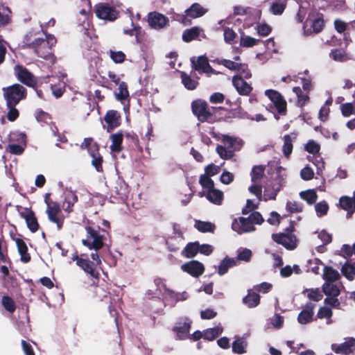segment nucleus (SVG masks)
Segmentation results:
<instances>
[{
	"label": "nucleus",
	"mask_w": 355,
	"mask_h": 355,
	"mask_svg": "<svg viewBox=\"0 0 355 355\" xmlns=\"http://www.w3.org/2000/svg\"><path fill=\"white\" fill-rule=\"evenodd\" d=\"M191 108L193 114L199 122L209 123H213L216 121V110L225 109L223 107H209L207 102L201 98L193 100L191 103Z\"/></svg>",
	"instance_id": "nucleus-1"
},
{
	"label": "nucleus",
	"mask_w": 355,
	"mask_h": 355,
	"mask_svg": "<svg viewBox=\"0 0 355 355\" xmlns=\"http://www.w3.org/2000/svg\"><path fill=\"white\" fill-rule=\"evenodd\" d=\"M295 221L291 220L289 226L284 232L272 234V240L277 244L283 245L288 250H293L297 246V239L293 234L295 231Z\"/></svg>",
	"instance_id": "nucleus-2"
},
{
	"label": "nucleus",
	"mask_w": 355,
	"mask_h": 355,
	"mask_svg": "<svg viewBox=\"0 0 355 355\" xmlns=\"http://www.w3.org/2000/svg\"><path fill=\"white\" fill-rule=\"evenodd\" d=\"M99 230V227L96 230L91 226H86V239L82 240V244L89 250H101L104 245L105 236L100 234Z\"/></svg>",
	"instance_id": "nucleus-3"
},
{
	"label": "nucleus",
	"mask_w": 355,
	"mask_h": 355,
	"mask_svg": "<svg viewBox=\"0 0 355 355\" xmlns=\"http://www.w3.org/2000/svg\"><path fill=\"white\" fill-rule=\"evenodd\" d=\"M3 96L6 101V104L17 105L21 100L26 98V89L19 85L14 84L8 87L3 88Z\"/></svg>",
	"instance_id": "nucleus-4"
},
{
	"label": "nucleus",
	"mask_w": 355,
	"mask_h": 355,
	"mask_svg": "<svg viewBox=\"0 0 355 355\" xmlns=\"http://www.w3.org/2000/svg\"><path fill=\"white\" fill-rule=\"evenodd\" d=\"M84 256L85 254H83L80 255L75 254L71 259L73 261H76V263L78 267L97 280V282H94V284L96 285L100 278V273L96 268V263L87 258H84Z\"/></svg>",
	"instance_id": "nucleus-5"
},
{
	"label": "nucleus",
	"mask_w": 355,
	"mask_h": 355,
	"mask_svg": "<svg viewBox=\"0 0 355 355\" xmlns=\"http://www.w3.org/2000/svg\"><path fill=\"white\" fill-rule=\"evenodd\" d=\"M325 23L323 19V15L321 13H317L315 15H313L312 18L308 19L304 26V34L306 36L311 35L312 34H318L322 31Z\"/></svg>",
	"instance_id": "nucleus-6"
},
{
	"label": "nucleus",
	"mask_w": 355,
	"mask_h": 355,
	"mask_svg": "<svg viewBox=\"0 0 355 355\" xmlns=\"http://www.w3.org/2000/svg\"><path fill=\"white\" fill-rule=\"evenodd\" d=\"M46 213L50 222L55 223L57 229L60 230L64 225V216L62 213L61 207L59 202H53V205L46 207Z\"/></svg>",
	"instance_id": "nucleus-7"
},
{
	"label": "nucleus",
	"mask_w": 355,
	"mask_h": 355,
	"mask_svg": "<svg viewBox=\"0 0 355 355\" xmlns=\"http://www.w3.org/2000/svg\"><path fill=\"white\" fill-rule=\"evenodd\" d=\"M265 95L273 103L279 114L286 115L287 112V103L284 96L278 91L267 89L265 91Z\"/></svg>",
	"instance_id": "nucleus-8"
},
{
	"label": "nucleus",
	"mask_w": 355,
	"mask_h": 355,
	"mask_svg": "<svg viewBox=\"0 0 355 355\" xmlns=\"http://www.w3.org/2000/svg\"><path fill=\"white\" fill-rule=\"evenodd\" d=\"M15 73L17 80L21 83L30 87L37 86V81L36 78L24 66L19 64L16 65L15 67Z\"/></svg>",
	"instance_id": "nucleus-9"
},
{
	"label": "nucleus",
	"mask_w": 355,
	"mask_h": 355,
	"mask_svg": "<svg viewBox=\"0 0 355 355\" xmlns=\"http://www.w3.org/2000/svg\"><path fill=\"white\" fill-rule=\"evenodd\" d=\"M95 13L98 18L110 21H114L119 17V12L114 8L103 3L96 6Z\"/></svg>",
	"instance_id": "nucleus-10"
},
{
	"label": "nucleus",
	"mask_w": 355,
	"mask_h": 355,
	"mask_svg": "<svg viewBox=\"0 0 355 355\" xmlns=\"http://www.w3.org/2000/svg\"><path fill=\"white\" fill-rule=\"evenodd\" d=\"M331 348L337 354L349 355L355 351V338L348 337L343 343L332 344Z\"/></svg>",
	"instance_id": "nucleus-11"
},
{
	"label": "nucleus",
	"mask_w": 355,
	"mask_h": 355,
	"mask_svg": "<svg viewBox=\"0 0 355 355\" xmlns=\"http://www.w3.org/2000/svg\"><path fill=\"white\" fill-rule=\"evenodd\" d=\"M181 269L193 277H198L205 272L204 265L197 260H191L184 263L181 266Z\"/></svg>",
	"instance_id": "nucleus-12"
},
{
	"label": "nucleus",
	"mask_w": 355,
	"mask_h": 355,
	"mask_svg": "<svg viewBox=\"0 0 355 355\" xmlns=\"http://www.w3.org/2000/svg\"><path fill=\"white\" fill-rule=\"evenodd\" d=\"M104 121L107 123V131L111 132L121 125V114L116 110H108L104 116Z\"/></svg>",
	"instance_id": "nucleus-13"
},
{
	"label": "nucleus",
	"mask_w": 355,
	"mask_h": 355,
	"mask_svg": "<svg viewBox=\"0 0 355 355\" xmlns=\"http://www.w3.org/2000/svg\"><path fill=\"white\" fill-rule=\"evenodd\" d=\"M239 221L235 219L232 224V228L234 231L239 234L243 232H252L255 230V227L252 223V220L248 217H240Z\"/></svg>",
	"instance_id": "nucleus-14"
},
{
	"label": "nucleus",
	"mask_w": 355,
	"mask_h": 355,
	"mask_svg": "<svg viewBox=\"0 0 355 355\" xmlns=\"http://www.w3.org/2000/svg\"><path fill=\"white\" fill-rule=\"evenodd\" d=\"M232 85L241 96L250 95L253 89L252 87L245 81L241 76L234 75L232 77Z\"/></svg>",
	"instance_id": "nucleus-15"
},
{
	"label": "nucleus",
	"mask_w": 355,
	"mask_h": 355,
	"mask_svg": "<svg viewBox=\"0 0 355 355\" xmlns=\"http://www.w3.org/2000/svg\"><path fill=\"white\" fill-rule=\"evenodd\" d=\"M148 23L152 28L161 29L168 23V19L161 13L153 12L148 14Z\"/></svg>",
	"instance_id": "nucleus-16"
},
{
	"label": "nucleus",
	"mask_w": 355,
	"mask_h": 355,
	"mask_svg": "<svg viewBox=\"0 0 355 355\" xmlns=\"http://www.w3.org/2000/svg\"><path fill=\"white\" fill-rule=\"evenodd\" d=\"M191 323L189 318H184L183 322L180 320L177 323V325L173 328V331L180 339H186L190 331Z\"/></svg>",
	"instance_id": "nucleus-17"
},
{
	"label": "nucleus",
	"mask_w": 355,
	"mask_h": 355,
	"mask_svg": "<svg viewBox=\"0 0 355 355\" xmlns=\"http://www.w3.org/2000/svg\"><path fill=\"white\" fill-rule=\"evenodd\" d=\"M21 218H24L28 228L31 232H36L40 227L35 212L31 209H26V211L20 212Z\"/></svg>",
	"instance_id": "nucleus-18"
},
{
	"label": "nucleus",
	"mask_w": 355,
	"mask_h": 355,
	"mask_svg": "<svg viewBox=\"0 0 355 355\" xmlns=\"http://www.w3.org/2000/svg\"><path fill=\"white\" fill-rule=\"evenodd\" d=\"M315 304L312 302H307L303 309L297 315V321L302 324H306L313 320L314 314Z\"/></svg>",
	"instance_id": "nucleus-19"
},
{
	"label": "nucleus",
	"mask_w": 355,
	"mask_h": 355,
	"mask_svg": "<svg viewBox=\"0 0 355 355\" xmlns=\"http://www.w3.org/2000/svg\"><path fill=\"white\" fill-rule=\"evenodd\" d=\"M201 33H202L205 37V35L204 34V31L200 27L193 26L190 28H187L182 33V40L184 42L189 43L194 40H197L198 37L200 35Z\"/></svg>",
	"instance_id": "nucleus-20"
},
{
	"label": "nucleus",
	"mask_w": 355,
	"mask_h": 355,
	"mask_svg": "<svg viewBox=\"0 0 355 355\" xmlns=\"http://www.w3.org/2000/svg\"><path fill=\"white\" fill-rule=\"evenodd\" d=\"M222 142L224 144V146L228 148L234 153L235 151L239 150L242 146V141H239L236 138L228 136L223 135L222 138Z\"/></svg>",
	"instance_id": "nucleus-21"
},
{
	"label": "nucleus",
	"mask_w": 355,
	"mask_h": 355,
	"mask_svg": "<svg viewBox=\"0 0 355 355\" xmlns=\"http://www.w3.org/2000/svg\"><path fill=\"white\" fill-rule=\"evenodd\" d=\"M15 241L18 252L21 256L20 260L24 263H28L31 259V257L28 252V247L26 243L19 238L16 239Z\"/></svg>",
	"instance_id": "nucleus-22"
},
{
	"label": "nucleus",
	"mask_w": 355,
	"mask_h": 355,
	"mask_svg": "<svg viewBox=\"0 0 355 355\" xmlns=\"http://www.w3.org/2000/svg\"><path fill=\"white\" fill-rule=\"evenodd\" d=\"M129 186L122 180H119L116 182L114 187V192L118 196L119 198L125 200L127 199L129 193Z\"/></svg>",
	"instance_id": "nucleus-23"
},
{
	"label": "nucleus",
	"mask_w": 355,
	"mask_h": 355,
	"mask_svg": "<svg viewBox=\"0 0 355 355\" xmlns=\"http://www.w3.org/2000/svg\"><path fill=\"white\" fill-rule=\"evenodd\" d=\"M123 132L119 131L110 135L112 144L110 146L111 151L119 153L122 150Z\"/></svg>",
	"instance_id": "nucleus-24"
},
{
	"label": "nucleus",
	"mask_w": 355,
	"mask_h": 355,
	"mask_svg": "<svg viewBox=\"0 0 355 355\" xmlns=\"http://www.w3.org/2000/svg\"><path fill=\"white\" fill-rule=\"evenodd\" d=\"M322 278L324 282H335L340 278L339 272L331 266H325L323 270Z\"/></svg>",
	"instance_id": "nucleus-25"
},
{
	"label": "nucleus",
	"mask_w": 355,
	"mask_h": 355,
	"mask_svg": "<svg viewBox=\"0 0 355 355\" xmlns=\"http://www.w3.org/2000/svg\"><path fill=\"white\" fill-rule=\"evenodd\" d=\"M78 201V196L70 191L65 194L64 199L62 204V209L67 213L73 211V205Z\"/></svg>",
	"instance_id": "nucleus-26"
},
{
	"label": "nucleus",
	"mask_w": 355,
	"mask_h": 355,
	"mask_svg": "<svg viewBox=\"0 0 355 355\" xmlns=\"http://www.w3.org/2000/svg\"><path fill=\"white\" fill-rule=\"evenodd\" d=\"M207 12V10L198 3H193L188 9L185 10L187 16L191 18H198L203 16Z\"/></svg>",
	"instance_id": "nucleus-27"
},
{
	"label": "nucleus",
	"mask_w": 355,
	"mask_h": 355,
	"mask_svg": "<svg viewBox=\"0 0 355 355\" xmlns=\"http://www.w3.org/2000/svg\"><path fill=\"white\" fill-rule=\"evenodd\" d=\"M206 198L209 202L219 205L223 200V193L214 187L207 190Z\"/></svg>",
	"instance_id": "nucleus-28"
},
{
	"label": "nucleus",
	"mask_w": 355,
	"mask_h": 355,
	"mask_svg": "<svg viewBox=\"0 0 355 355\" xmlns=\"http://www.w3.org/2000/svg\"><path fill=\"white\" fill-rule=\"evenodd\" d=\"M81 150H87L89 155L97 152L100 150V145L94 141L92 137L85 138L80 145Z\"/></svg>",
	"instance_id": "nucleus-29"
},
{
	"label": "nucleus",
	"mask_w": 355,
	"mask_h": 355,
	"mask_svg": "<svg viewBox=\"0 0 355 355\" xmlns=\"http://www.w3.org/2000/svg\"><path fill=\"white\" fill-rule=\"evenodd\" d=\"M339 204L340 207L347 211V217L351 218L354 212V201L353 198L347 196H341L339 199Z\"/></svg>",
	"instance_id": "nucleus-30"
},
{
	"label": "nucleus",
	"mask_w": 355,
	"mask_h": 355,
	"mask_svg": "<svg viewBox=\"0 0 355 355\" xmlns=\"http://www.w3.org/2000/svg\"><path fill=\"white\" fill-rule=\"evenodd\" d=\"M12 12L8 6L0 8V28L8 26L12 21Z\"/></svg>",
	"instance_id": "nucleus-31"
},
{
	"label": "nucleus",
	"mask_w": 355,
	"mask_h": 355,
	"mask_svg": "<svg viewBox=\"0 0 355 355\" xmlns=\"http://www.w3.org/2000/svg\"><path fill=\"white\" fill-rule=\"evenodd\" d=\"M322 293L327 297H338L340 294V291L338 286L334 282H324L322 286Z\"/></svg>",
	"instance_id": "nucleus-32"
},
{
	"label": "nucleus",
	"mask_w": 355,
	"mask_h": 355,
	"mask_svg": "<svg viewBox=\"0 0 355 355\" xmlns=\"http://www.w3.org/2000/svg\"><path fill=\"white\" fill-rule=\"evenodd\" d=\"M199 252V243L198 241L189 243L182 251V255L186 258H193Z\"/></svg>",
	"instance_id": "nucleus-33"
},
{
	"label": "nucleus",
	"mask_w": 355,
	"mask_h": 355,
	"mask_svg": "<svg viewBox=\"0 0 355 355\" xmlns=\"http://www.w3.org/2000/svg\"><path fill=\"white\" fill-rule=\"evenodd\" d=\"M236 260L234 258H229L226 257L223 259L218 266V273L220 275H223L226 274L229 270V268L236 265Z\"/></svg>",
	"instance_id": "nucleus-34"
},
{
	"label": "nucleus",
	"mask_w": 355,
	"mask_h": 355,
	"mask_svg": "<svg viewBox=\"0 0 355 355\" xmlns=\"http://www.w3.org/2000/svg\"><path fill=\"white\" fill-rule=\"evenodd\" d=\"M180 77L182 83L188 90H194L199 85V82L197 80L191 78V77L185 72H182Z\"/></svg>",
	"instance_id": "nucleus-35"
},
{
	"label": "nucleus",
	"mask_w": 355,
	"mask_h": 355,
	"mask_svg": "<svg viewBox=\"0 0 355 355\" xmlns=\"http://www.w3.org/2000/svg\"><path fill=\"white\" fill-rule=\"evenodd\" d=\"M265 169L266 166L263 165H257L253 166L250 173L251 181L253 183L259 182L264 175Z\"/></svg>",
	"instance_id": "nucleus-36"
},
{
	"label": "nucleus",
	"mask_w": 355,
	"mask_h": 355,
	"mask_svg": "<svg viewBox=\"0 0 355 355\" xmlns=\"http://www.w3.org/2000/svg\"><path fill=\"white\" fill-rule=\"evenodd\" d=\"M282 181H283V179L281 178V180H279V182H277V184H274L272 186V189H266L265 194H264L265 200H275L276 199L277 193L282 189Z\"/></svg>",
	"instance_id": "nucleus-37"
},
{
	"label": "nucleus",
	"mask_w": 355,
	"mask_h": 355,
	"mask_svg": "<svg viewBox=\"0 0 355 355\" xmlns=\"http://www.w3.org/2000/svg\"><path fill=\"white\" fill-rule=\"evenodd\" d=\"M243 302L249 308L257 306L260 303V296L256 293H250L243 297Z\"/></svg>",
	"instance_id": "nucleus-38"
},
{
	"label": "nucleus",
	"mask_w": 355,
	"mask_h": 355,
	"mask_svg": "<svg viewBox=\"0 0 355 355\" xmlns=\"http://www.w3.org/2000/svg\"><path fill=\"white\" fill-rule=\"evenodd\" d=\"M293 91L297 96V105L303 108L309 102L310 98L308 94H304L300 87H293Z\"/></svg>",
	"instance_id": "nucleus-39"
},
{
	"label": "nucleus",
	"mask_w": 355,
	"mask_h": 355,
	"mask_svg": "<svg viewBox=\"0 0 355 355\" xmlns=\"http://www.w3.org/2000/svg\"><path fill=\"white\" fill-rule=\"evenodd\" d=\"M223 332V328L221 327H215L213 328H209L204 331L203 338L205 340L211 341L219 336Z\"/></svg>",
	"instance_id": "nucleus-40"
},
{
	"label": "nucleus",
	"mask_w": 355,
	"mask_h": 355,
	"mask_svg": "<svg viewBox=\"0 0 355 355\" xmlns=\"http://www.w3.org/2000/svg\"><path fill=\"white\" fill-rule=\"evenodd\" d=\"M195 227L200 232L213 233L214 232L216 226L211 222L197 220L195 223Z\"/></svg>",
	"instance_id": "nucleus-41"
},
{
	"label": "nucleus",
	"mask_w": 355,
	"mask_h": 355,
	"mask_svg": "<svg viewBox=\"0 0 355 355\" xmlns=\"http://www.w3.org/2000/svg\"><path fill=\"white\" fill-rule=\"evenodd\" d=\"M293 139L290 135L284 136V145L282 146V152L284 155L288 158L293 152Z\"/></svg>",
	"instance_id": "nucleus-42"
},
{
	"label": "nucleus",
	"mask_w": 355,
	"mask_h": 355,
	"mask_svg": "<svg viewBox=\"0 0 355 355\" xmlns=\"http://www.w3.org/2000/svg\"><path fill=\"white\" fill-rule=\"evenodd\" d=\"M341 272L348 280H354L355 277V264L346 262L341 268Z\"/></svg>",
	"instance_id": "nucleus-43"
},
{
	"label": "nucleus",
	"mask_w": 355,
	"mask_h": 355,
	"mask_svg": "<svg viewBox=\"0 0 355 355\" xmlns=\"http://www.w3.org/2000/svg\"><path fill=\"white\" fill-rule=\"evenodd\" d=\"M118 92L115 93L116 98L118 101H123L129 97V92L128 89L127 83L121 81L119 84Z\"/></svg>",
	"instance_id": "nucleus-44"
},
{
	"label": "nucleus",
	"mask_w": 355,
	"mask_h": 355,
	"mask_svg": "<svg viewBox=\"0 0 355 355\" xmlns=\"http://www.w3.org/2000/svg\"><path fill=\"white\" fill-rule=\"evenodd\" d=\"M92 157V165L98 172H103V156L100 154L99 150L89 155Z\"/></svg>",
	"instance_id": "nucleus-45"
},
{
	"label": "nucleus",
	"mask_w": 355,
	"mask_h": 355,
	"mask_svg": "<svg viewBox=\"0 0 355 355\" xmlns=\"http://www.w3.org/2000/svg\"><path fill=\"white\" fill-rule=\"evenodd\" d=\"M307 293V297L312 301L319 302L323 297L322 291L321 292L319 288H306L303 291L302 293Z\"/></svg>",
	"instance_id": "nucleus-46"
},
{
	"label": "nucleus",
	"mask_w": 355,
	"mask_h": 355,
	"mask_svg": "<svg viewBox=\"0 0 355 355\" xmlns=\"http://www.w3.org/2000/svg\"><path fill=\"white\" fill-rule=\"evenodd\" d=\"M300 196L301 198L305 200L309 205L314 204L318 198L317 193L313 189L301 191Z\"/></svg>",
	"instance_id": "nucleus-47"
},
{
	"label": "nucleus",
	"mask_w": 355,
	"mask_h": 355,
	"mask_svg": "<svg viewBox=\"0 0 355 355\" xmlns=\"http://www.w3.org/2000/svg\"><path fill=\"white\" fill-rule=\"evenodd\" d=\"M36 54L45 60H49L53 55L51 48L46 44H43V42H41L40 46H38Z\"/></svg>",
	"instance_id": "nucleus-48"
},
{
	"label": "nucleus",
	"mask_w": 355,
	"mask_h": 355,
	"mask_svg": "<svg viewBox=\"0 0 355 355\" xmlns=\"http://www.w3.org/2000/svg\"><path fill=\"white\" fill-rule=\"evenodd\" d=\"M9 141L10 142H18L20 144L26 146V135L25 133L20 132H13L9 135Z\"/></svg>",
	"instance_id": "nucleus-49"
},
{
	"label": "nucleus",
	"mask_w": 355,
	"mask_h": 355,
	"mask_svg": "<svg viewBox=\"0 0 355 355\" xmlns=\"http://www.w3.org/2000/svg\"><path fill=\"white\" fill-rule=\"evenodd\" d=\"M193 67L196 71H202L204 73L207 69L209 63L208 58L205 56H199L197 59V62L195 63L192 61Z\"/></svg>",
	"instance_id": "nucleus-50"
},
{
	"label": "nucleus",
	"mask_w": 355,
	"mask_h": 355,
	"mask_svg": "<svg viewBox=\"0 0 355 355\" xmlns=\"http://www.w3.org/2000/svg\"><path fill=\"white\" fill-rule=\"evenodd\" d=\"M329 55L334 60L337 62H343L347 60V53L341 49H332Z\"/></svg>",
	"instance_id": "nucleus-51"
},
{
	"label": "nucleus",
	"mask_w": 355,
	"mask_h": 355,
	"mask_svg": "<svg viewBox=\"0 0 355 355\" xmlns=\"http://www.w3.org/2000/svg\"><path fill=\"white\" fill-rule=\"evenodd\" d=\"M1 303L4 309L8 312L12 313L16 309V304L13 299L8 295L2 297Z\"/></svg>",
	"instance_id": "nucleus-52"
},
{
	"label": "nucleus",
	"mask_w": 355,
	"mask_h": 355,
	"mask_svg": "<svg viewBox=\"0 0 355 355\" xmlns=\"http://www.w3.org/2000/svg\"><path fill=\"white\" fill-rule=\"evenodd\" d=\"M216 152L219 155V156L223 159H230L234 155V153L232 152V150H230L224 146L221 145L217 146Z\"/></svg>",
	"instance_id": "nucleus-53"
},
{
	"label": "nucleus",
	"mask_w": 355,
	"mask_h": 355,
	"mask_svg": "<svg viewBox=\"0 0 355 355\" xmlns=\"http://www.w3.org/2000/svg\"><path fill=\"white\" fill-rule=\"evenodd\" d=\"M53 95L58 98L61 97L65 91V83L59 82L58 84L51 85Z\"/></svg>",
	"instance_id": "nucleus-54"
},
{
	"label": "nucleus",
	"mask_w": 355,
	"mask_h": 355,
	"mask_svg": "<svg viewBox=\"0 0 355 355\" xmlns=\"http://www.w3.org/2000/svg\"><path fill=\"white\" fill-rule=\"evenodd\" d=\"M286 210L290 213H300L303 210V205L300 202L288 201L286 206Z\"/></svg>",
	"instance_id": "nucleus-55"
},
{
	"label": "nucleus",
	"mask_w": 355,
	"mask_h": 355,
	"mask_svg": "<svg viewBox=\"0 0 355 355\" xmlns=\"http://www.w3.org/2000/svg\"><path fill=\"white\" fill-rule=\"evenodd\" d=\"M17 105L6 104L8 111L6 114L7 119L11 122L15 121L19 116V110L15 107Z\"/></svg>",
	"instance_id": "nucleus-56"
},
{
	"label": "nucleus",
	"mask_w": 355,
	"mask_h": 355,
	"mask_svg": "<svg viewBox=\"0 0 355 355\" xmlns=\"http://www.w3.org/2000/svg\"><path fill=\"white\" fill-rule=\"evenodd\" d=\"M218 63L234 71H239V69L242 67L241 63H238L227 59H222Z\"/></svg>",
	"instance_id": "nucleus-57"
},
{
	"label": "nucleus",
	"mask_w": 355,
	"mask_h": 355,
	"mask_svg": "<svg viewBox=\"0 0 355 355\" xmlns=\"http://www.w3.org/2000/svg\"><path fill=\"white\" fill-rule=\"evenodd\" d=\"M258 40H256L250 36L245 35L244 33L241 37L240 45L243 47H252L257 44Z\"/></svg>",
	"instance_id": "nucleus-58"
},
{
	"label": "nucleus",
	"mask_w": 355,
	"mask_h": 355,
	"mask_svg": "<svg viewBox=\"0 0 355 355\" xmlns=\"http://www.w3.org/2000/svg\"><path fill=\"white\" fill-rule=\"evenodd\" d=\"M25 150V146L23 144H10L6 148V151L13 155H21Z\"/></svg>",
	"instance_id": "nucleus-59"
},
{
	"label": "nucleus",
	"mask_w": 355,
	"mask_h": 355,
	"mask_svg": "<svg viewBox=\"0 0 355 355\" xmlns=\"http://www.w3.org/2000/svg\"><path fill=\"white\" fill-rule=\"evenodd\" d=\"M199 184L202 186V188L207 190L212 189L214 186V182L211 179V177L205 174H202L200 176Z\"/></svg>",
	"instance_id": "nucleus-60"
},
{
	"label": "nucleus",
	"mask_w": 355,
	"mask_h": 355,
	"mask_svg": "<svg viewBox=\"0 0 355 355\" xmlns=\"http://www.w3.org/2000/svg\"><path fill=\"white\" fill-rule=\"evenodd\" d=\"M110 58L113 60L114 62L116 64L122 63L125 60V53L121 51H113L110 50Z\"/></svg>",
	"instance_id": "nucleus-61"
},
{
	"label": "nucleus",
	"mask_w": 355,
	"mask_h": 355,
	"mask_svg": "<svg viewBox=\"0 0 355 355\" xmlns=\"http://www.w3.org/2000/svg\"><path fill=\"white\" fill-rule=\"evenodd\" d=\"M340 108L344 117H349L352 114H355L354 107L351 103H343L340 105Z\"/></svg>",
	"instance_id": "nucleus-62"
},
{
	"label": "nucleus",
	"mask_w": 355,
	"mask_h": 355,
	"mask_svg": "<svg viewBox=\"0 0 355 355\" xmlns=\"http://www.w3.org/2000/svg\"><path fill=\"white\" fill-rule=\"evenodd\" d=\"M315 211L318 216L322 217L326 215L329 210V205L324 200L317 203L315 206Z\"/></svg>",
	"instance_id": "nucleus-63"
},
{
	"label": "nucleus",
	"mask_w": 355,
	"mask_h": 355,
	"mask_svg": "<svg viewBox=\"0 0 355 355\" xmlns=\"http://www.w3.org/2000/svg\"><path fill=\"white\" fill-rule=\"evenodd\" d=\"M304 149L309 153L315 155L319 153L320 146L313 140H309L304 146Z\"/></svg>",
	"instance_id": "nucleus-64"
}]
</instances>
